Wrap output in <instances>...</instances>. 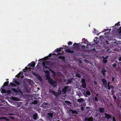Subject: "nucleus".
Masks as SVG:
<instances>
[{
    "instance_id": "1",
    "label": "nucleus",
    "mask_w": 121,
    "mask_h": 121,
    "mask_svg": "<svg viewBox=\"0 0 121 121\" xmlns=\"http://www.w3.org/2000/svg\"><path fill=\"white\" fill-rule=\"evenodd\" d=\"M48 64V63L47 62H43V69L44 72L45 73V76L46 77L47 79H48L49 83L52 85L54 87H55L57 85L56 82L55 81H53L52 79H50V76L49 72L48 70H46V69H48L53 74V75H55V73L53 71L48 68V67H47Z\"/></svg>"
},
{
    "instance_id": "2",
    "label": "nucleus",
    "mask_w": 121,
    "mask_h": 121,
    "mask_svg": "<svg viewBox=\"0 0 121 121\" xmlns=\"http://www.w3.org/2000/svg\"><path fill=\"white\" fill-rule=\"evenodd\" d=\"M49 92L52 93L56 96L59 95L61 94V90H60V88L58 92V93L54 91L51 89H49Z\"/></svg>"
},
{
    "instance_id": "3",
    "label": "nucleus",
    "mask_w": 121,
    "mask_h": 121,
    "mask_svg": "<svg viewBox=\"0 0 121 121\" xmlns=\"http://www.w3.org/2000/svg\"><path fill=\"white\" fill-rule=\"evenodd\" d=\"M60 90H61V93L64 94L65 93H68L70 91L71 88L69 86H66L63 89Z\"/></svg>"
},
{
    "instance_id": "4",
    "label": "nucleus",
    "mask_w": 121,
    "mask_h": 121,
    "mask_svg": "<svg viewBox=\"0 0 121 121\" xmlns=\"http://www.w3.org/2000/svg\"><path fill=\"white\" fill-rule=\"evenodd\" d=\"M53 113L50 112L48 113L47 119L48 120L51 121L53 119Z\"/></svg>"
},
{
    "instance_id": "5",
    "label": "nucleus",
    "mask_w": 121,
    "mask_h": 121,
    "mask_svg": "<svg viewBox=\"0 0 121 121\" xmlns=\"http://www.w3.org/2000/svg\"><path fill=\"white\" fill-rule=\"evenodd\" d=\"M85 80L84 79H82V87L84 88H85L86 87V85L85 82Z\"/></svg>"
},
{
    "instance_id": "6",
    "label": "nucleus",
    "mask_w": 121,
    "mask_h": 121,
    "mask_svg": "<svg viewBox=\"0 0 121 121\" xmlns=\"http://www.w3.org/2000/svg\"><path fill=\"white\" fill-rule=\"evenodd\" d=\"M84 95L86 97H87L91 95V93L89 91H87L86 92H84Z\"/></svg>"
},
{
    "instance_id": "7",
    "label": "nucleus",
    "mask_w": 121,
    "mask_h": 121,
    "mask_svg": "<svg viewBox=\"0 0 121 121\" xmlns=\"http://www.w3.org/2000/svg\"><path fill=\"white\" fill-rule=\"evenodd\" d=\"M49 105L47 103H44L43 104V106L44 108H49Z\"/></svg>"
},
{
    "instance_id": "8",
    "label": "nucleus",
    "mask_w": 121,
    "mask_h": 121,
    "mask_svg": "<svg viewBox=\"0 0 121 121\" xmlns=\"http://www.w3.org/2000/svg\"><path fill=\"white\" fill-rule=\"evenodd\" d=\"M102 81L105 87H107V82L106 80L104 79H103L102 80Z\"/></svg>"
},
{
    "instance_id": "9",
    "label": "nucleus",
    "mask_w": 121,
    "mask_h": 121,
    "mask_svg": "<svg viewBox=\"0 0 121 121\" xmlns=\"http://www.w3.org/2000/svg\"><path fill=\"white\" fill-rule=\"evenodd\" d=\"M27 66H30V67H34L35 66V62H32L30 64H29Z\"/></svg>"
},
{
    "instance_id": "10",
    "label": "nucleus",
    "mask_w": 121,
    "mask_h": 121,
    "mask_svg": "<svg viewBox=\"0 0 121 121\" xmlns=\"http://www.w3.org/2000/svg\"><path fill=\"white\" fill-rule=\"evenodd\" d=\"M85 120V121H93V119L92 117H90L89 118H86Z\"/></svg>"
},
{
    "instance_id": "11",
    "label": "nucleus",
    "mask_w": 121,
    "mask_h": 121,
    "mask_svg": "<svg viewBox=\"0 0 121 121\" xmlns=\"http://www.w3.org/2000/svg\"><path fill=\"white\" fill-rule=\"evenodd\" d=\"M105 115L106 117V118L107 119H109L111 117L110 115L106 113L105 114Z\"/></svg>"
},
{
    "instance_id": "12",
    "label": "nucleus",
    "mask_w": 121,
    "mask_h": 121,
    "mask_svg": "<svg viewBox=\"0 0 121 121\" xmlns=\"http://www.w3.org/2000/svg\"><path fill=\"white\" fill-rule=\"evenodd\" d=\"M101 71L103 75H105V72H106V70H105V69H102Z\"/></svg>"
},
{
    "instance_id": "13",
    "label": "nucleus",
    "mask_w": 121,
    "mask_h": 121,
    "mask_svg": "<svg viewBox=\"0 0 121 121\" xmlns=\"http://www.w3.org/2000/svg\"><path fill=\"white\" fill-rule=\"evenodd\" d=\"M22 72H21L18 73L17 75L18 77H21V78H23V77H22Z\"/></svg>"
},
{
    "instance_id": "14",
    "label": "nucleus",
    "mask_w": 121,
    "mask_h": 121,
    "mask_svg": "<svg viewBox=\"0 0 121 121\" xmlns=\"http://www.w3.org/2000/svg\"><path fill=\"white\" fill-rule=\"evenodd\" d=\"M37 77V78L41 82L42 79L40 76L38 74L36 76Z\"/></svg>"
},
{
    "instance_id": "15",
    "label": "nucleus",
    "mask_w": 121,
    "mask_h": 121,
    "mask_svg": "<svg viewBox=\"0 0 121 121\" xmlns=\"http://www.w3.org/2000/svg\"><path fill=\"white\" fill-rule=\"evenodd\" d=\"M85 101L84 100L83 98H80V99H78L77 100V101L79 102H84Z\"/></svg>"
},
{
    "instance_id": "16",
    "label": "nucleus",
    "mask_w": 121,
    "mask_h": 121,
    "mask_svg": "<svg viewBox=\"0 0 121 121\" xmlns=\"http://www.w3.org/2000/svg\"><path fill=\"white\" fill-rule=\"evenodd\" d=\"M65 103H66L68 106H70L71 105V104L70 102H69L67 101H65Z\"/></svg>"
},
{
    "instance_id": "17",
    "label": "nucleus",
    "mask_w": 121,
    "mask_h": 121,
    "mask_svg": "<svg viewBox=\"0 0 121 121\" xmlns=\"http://www.w3.org/2000/svg\"><path fill=\"white\" fill-rule=\"evenodd\" d=\"M104 108H100L99 109V111L101 113H103L104 112Z\"/></svg>"
},
{
    "instance_id": "18",
    "label": "nucleus",
    "mask_w": 121,
    "mask_h": 121,
    "mask_svg": "<svg viewBox=\"0 0 121 121\" xmlns=\"http://www.w3.org/2000/svg\"><path fill=\"white\" fill-rule=\"evenodd\" d=\"M14 82L16 84L18 85H19L20 84V83L18 82V81H17L16 80V79H14L13 81V82Z\"/></svg>"
},
{
    "instance_id": "19",
    "label": "nucleus",
    "mask_w": 121,
    "mask_h": 121,
    "mask_svg": "<svg viewBox=\"0 0 121 121\" xmlns=\"http://www.w3.org/2000/svg\"><path fill=\"white\" fill-rule=\"evenodd\" d=\"M70 112L71 111V112L73 113H75L76 114H77L78 113L75 110H70Z\"/></svg>"
},
{
    "instance_id": "20",
    "label": "nucleus",
    "mask_w": 121,
    "mask_h": 121,
    "mask_svg": "<svg viewBox=\"0 0 121 121\" xmlns=\"http://www.w3.org/2000/svg\"><path fill=\"white\" fill-rule=\"evenodd\" d=\"M37 114H34L33 116V118L35 120L36 119H37Z\"/></svg>"
},
{
    "instance_id": "21",
    "label": "nucleus",
    "mask_w": 121,
    "mask_h": 121,
    "mask_svg": "<svg viewBox=\"0 0 121 121\" xmlns=\"http://www.w3.org/2000/svg\"><path fill=\"white\" fill-rule=\"evenodd\" d=\"M5 119L7 121H9V120L8 119H7L6 117H1L0 118V120L1 119Z\"/></svg>"
},
{
    "instance_id": "22",
    "label": "nucleus",
    "mask_w": 121,
    "mask_h": 121,
    "mask_svg": "<svg viewBox=\"0 0 121 121\" xmlns=\"http://www.w3.org/2000/svg\"><path fill=\"white\" fill-rule=\"evenodd\" d=\"M58 58L60 59H65V57L63 56H60L58 57Z\"/></svg>"
},
{
    "instance_id": "23",
    "label": "nucleus",
    "mask_w": 121,
    "mask_h": 121,
    "mask_svg": "<svg viewBox=\"0 0 121 121\" xmlns=\"http://www.w3.org/2000/svg\"><path fill=\"white\" fill-rule=\"evenodd\" d=\"M61 48H60L59 49L58 48L56 49L55 50V51H56V52H59L61 50Z\"/></svg>"
},
{
    "instance_id": "24",
    "label": "nucleus",
    "mask_w": 121,
    "mask_h": 121,
    "mask_svg": "<svg viewBox=\"0 0 121 121\" xmlns=\"http://www.w3.org/2000/svg\"><path fill=\"white\" fill-rule=\"evenodd\" d=\"M102 57L104 58L103 59V61L104 63L107 62V60L106 59L104 58V56H102Z\"/></svg>"
},
{
    "instance_id": "25",
    "label": "nucleus",
    "mask_w": 121,
    "mask_h": 121,
    "mask_svg": "<svg viewBox=\"0 0 121 121\" xmlns=\"http://www.w3.org/2000/svg\"><path fill=\"white\" fill-rule=\"evenodd\" d=\"M10 84L11 86H16V85L14 83L12 82H11L10 83Z\"/></svg>"
},
{
    "instance_id": "26",
    "label": "nucleus",
    "mask_w": 121,
    "mask_h": 121,
    "mask_svg": "<svg viewBox=\"0 0 121 121\" xmlns=\"http://www.w3.org/2000/svg\"><path fill=\"white\" fill-rule=\"evenodd\" d=\"M38 103V102L36 100H35L32 103V104H36Z\"/></svg>"
},
{
    "instance_id": "27",
    "label": "nucleus",
    "mask_w": 121,
    "mask_h": 121,
    "mask_svg": "<svg viewBox=\"0 0 121 121\" xmlns=\"http://www.w3.org/2000/svg\"><path fill=\"white\" fill-rule=\"evenodd\" d=\"M2 92L3 93H5L6 92V91L4 89H2L1 90Z\"/></svg>"
},
{
    "instance_id": "28",
    "label": "nucleus",
    "mask_w": 121,
    "mask_h": 121,
    "mask_svg": "<svg viewBox=\"0 0 121 121\" xmlns=\"http://www.w3.org/2000/svg\"><path fill=\"white\" fill-rule=\"evenodd\" d=\"M32 74L35 76H36L38 75L37 73H35L34 72H32Z\"/></svg>"
},
{
    "instance_id": "29",
    "label": "nucleus",
    "mask_w": 121,
    "mask_h": 121,
    "mask_svg": "<svg viewBox=\"0 0 121 121\" xmlns=\"http://www.w3.org/2000/svg\"><path fill=\"white\" fill-rule=\"evenodd\" d=\"M8 82H5L4 84V85L5 86H6L8 85Z\"/></svg>"
},
{
    "instance_id": "30",
    "label": "nucleus",
    "mask_w": 121,
    "mask_h": 121,
    "mask_svg": "<svg viewBox=\"0 0 121 121\" xmlns=\"http://www.w3.org/2000/svg\"><path fill=\"white\" fill-rule=\"evenodd\" d=\"M25 69H26V70H28V69H29V71L30 70V69L29 68H28L27 67H26L25 68Z\"/></svg>"
},
{
    "instance_id": "31",
    "label": "nucleus",
    "mask_w": 121,
    "mask_h": 121,
    "mask_svg": "<svg viewBox=\"0 0 121 121\" xmlns=\"http://www.w3.org/2000/svg\"><path fill=\"white\" fill-rule=\"evenodd\" d=\"M95 101H97L98 100V98L96 97H95Z\"/></svg>"
},
{
    "instance_id": "32",
    "label": "nucleus",
    "mask_w": 121,
    "mask_h": 121,
    "mask_svg": "<svg viewBox=\"0 0 121 121\" xmlns=\"http://www.w3.org/2000/svg\"><path fill=\"white\" fill-rule=\"evenodd\" d=\"M72 43L71 42H69L68 43V44L69 45H71Z\"/></svg>"
},
{
    "instance_id": "33",
    "label": "nucleus",
    "mask_w": 121,
    "mask_h": 121,
    "mask_svg": "<svg viewBox=\"0 0 121 121\" xmlns=\"http://www.w3.org/2000/svg\"><path fill=\"white\" fill-rule=\"evenodd\" d=\"M117 65L115 63L112 65V66L114 67H115Z\"/></svg>"
},
{
    "instance_id": "34",
    "label": "nucleus",
    "mask_w": 121,
    "mask_h": 121,
    "mask_svg": "<svg viewBox=\"0 0 121 121\" xmlns=\"http://www.w3.org/2000/svg\"><path fill=\"white\" fill-rule=\"evenodd\" d=\"M65 51H66V52H70L69 50H68V49L66 50H65Z\"/></svg>"
},
{
    "instance_id": "35",
    "label": "nucleus",
    "mask_w": 121,
    "mask_h": 121,
    "mask_svg": "<svg viewBox=\"0 0 121 121\" xmlns=\"http://www.w3.org/2000/svg\"><path fill=\"white\" fill-rule=\"evenodd\" d=\"M113 121H116L115 119V117H113Z\"/></svg>"
},
{
    "instance_id": "36",
    "label": "nucleus",
    "mask_w": 121,
    "mask_h": 121,
    "mask_svg": "<svg viewBox=\"0 0 121 121\" xmlns=\"http://www.w3.org/2000/svg\"><path fill=\"white\" fill-rule=\"evenodd\" d=\"M78 95L79 96V97H80L81 95V93H78Z\"/></svg>"
},
{
    "instance_id": "37",
    "label": "nucleus",
    "mask_w": 121,
    "mask_h": 121,
    "mask_svg": "<svg viewBox=\"0 0 121 121\" xmlns=\"http://www.w3.org/2000/svg\"><path fill=\"white\" fill-rule=\"evenodd\" d=\"M108 86V89L109 90H110V88H111V87L110 86V85L109 86Z\"/></svg>"
},
{
    "instance_id": "38",
    "label": "nucleus",
    "mask_w": 121,
    "mask_h": 121,
    "mask_svg": "<svg viewBox=\"0 0 121 121\" xmlns=\"http://www.w3.org/2000/svg\"><path fill=\"white\" fill-rule=\"evenodd\" d=\"M71 81H68V82L67 83V84H68L69 83H70L71 82Z\"/></svg>"
},
{
    "instance_id": "39",
    "label": "nucleus",
    "mask_w": 121,
    "mask_h": 121,
    "mask_svg": "<svg viewBox=\"0 0 121 121\" xmlns=\"http://www.w3.org/2000/svg\"><path fill=\"white\" fill-rule=\"evenodd\" d=\"M119 61H121V57H119Z\"/></svg>"
},
{
    "instance_id": "40",
    "label": "nucleus",
    "mask_w": 121,
    "mask_h": 121,
    "mask_svg": "<svg viewBox=\"0 0 121 121\" xmlns=\"http://www.w3.org/2000/svg\"><path fill=\"white\" fill-rule=\"evenodd\" d=\"M110 82H108V86H109V84H110Z\"/></svg>"
},
{
    "instance_id": "41",
    "label": "nucleus",
    "mask_w": 121,
    "mask_h": 121,
    "mask_svg": "<svg viewBox=\"0 0 121 121\" xmlns=\"http://www.w3.org/2000/svg\"><path fill=\"white\" fill-rule=\"evenodd\" d=\"M94 84L95 85H97V82H94Z\"/></svg>"
},
{
    "instance_id": "42",
    "label": "nucleus",
    "mask_w": 121,
    "mask_h": 121,
    "mask_svg": "<svg viewBox=\"0 0 121 121\" xmlns=\"http://www.w3.org/2000/svg\"><path fill=\"white\" fill-rule=\"evenodd\" d=\"M10 118L11 119H13V117H10Z\"/></svg>"
},
{
    "instance_id": "43",
    "label": "nucleus",
    "mask_w": 121,
    "mask_h": 121,
    "mask_svg": "<svg viewBox=\"0 0 121 121\" xmlns=\"http://www.w3.org/2000/svg\"><path fill=\"white\" fill-rule=\"evenodd\" d=\"M114 78L113 77L112 78V81H114Z\"/></svg>"
},
{
    "instance_id": "44",
    "label": "nucleus",
    "mask_w": 121,
    "mask_h": 121,
    "mask_svg": "<svg viewBox=\"0 0 121 121\" xmlns=\"http://www.w3.org/2000/svg\"><path fill=\"white\" fill-rule=\"evenodd\" d=\"M51 56V55L49 54V57H50Z\"/></svg>"
},
{
    "instance_id": "45",
    "label": "nucleus",
    "mask_w": 121,
    "mask_h": 121,
    "mask_svg": "<svg viewBox=\"0 0 121 121\" xmlns=\"http://www.w3.org/2000/svg\"><path fill=\"white\" fill-rule=\"evenodd\" d=\"M120 30H121L120 32L121 33V26L120 27Z\"/></svg>"
},
{
    "instance_id": "46",
    "label": "nucleus",
    "mask_w": 121,
    "mask_h": 121,
    "mask_svg": "<svg viewBox=\"0 0 121 121\" xmlns=\"http://www.w3.org/2000/svg\"><path fill=\"white\" fill-rule=\"evenodd\" d=\"M111 88H113V87L112 86H111Z\"/></svg>"
},
{
    "instance_id": "47",
    "label": "nucleus",
    "mask_w": 121,
    "mask_h": 121,
    "mask_svg": "<svg viewBox=\"0 0 121 121\" xmlns=\"http://www.w3.org/2000/svg\"><path fill=\"white\" fill-rule=\"evenodd\" d=\"M114 98L115 99H116V98L115 97H114Z\"/></svg>"
},
{
    "instance_id": "48",
    "label": "nucleus",
    "mask_w": 121,
    "mask_h": 121,
    "mask_svg": "<svg viewBox=\"0 0 121 121\" xmlns=\"http://www.w3.org/2000/svg\"><path fill=\"white\" fill-rule=\"evenodd\" d=\"M115 62H116V63H117V60H116L115 61Z\"/></svg>"
},
{
    "instance_id": "49",
    "label": "nucleus",
    "mask_w": 121,
    "mask_h": 121,
    "mask_svg": "<svg viewBox=\"0 0 121 121\" xmlns=\"http://www.w3.org/2000/svg\"><path fill=\"white\" fill-rule=\"evenodd\" d=\"M84 47V46H83V45L82 46V47Z\"/></svg>"
},
{
    "instance_id": "50",
    "label": "nucleus",
    "mask_w": 121,
    "mask_h": 121,
    "mask_svg": "<svg viewBox=\"0 0 121 121\" xmlns=\"http://www.w3.org/2000/svg\"><path fill=\"white\" fill-rule=\"evenodd\" d=\"M81 109L82 110V107H81Z\"/></svg>"
},
{
    "instance_id": "51",
    "label": "nucleus",
    "mask_w": 121,
    "mask_h": 121,
    "mask_svg": "<svg viewBox=\"0 0 121 121\" xmlns=\"http://www.w3.org/2000/svg\"><path fill=\"white\" fill-rule=\"evenodd\" d=\"M98 94H96V96H98Z\"/></svg>"
},
{
    "instance_id": "52",
    "label": "nucleus",
    "mask_w": 121,
    "mask_h": 121,
    "mask_svg": "<svg viewBox=\"0 0 121 121\" xmlns=\"http://www.w3.org/2000/svg\"><path fill=\"white\" fill-rule=\"evenodd\" d=\"M106 43H108L107 41H106Z\"/></svg>"
},
{
    "instance_id": "53",
    "label": "nucleus",
    "mask_w": 121,
    "mask_h": 121,
    "mask_svg": "<svg viewBox=\"0 0 121 121\" xmlns=\"http://www.w3.org/2000/svg\"><path fill=\"white\" fill-rule=\"evenodd\" d=\"M10 115H12V114H10Z\"/></svg>"
},
{
    "instance_id": "54",
    "label": "nucleus",
    "mask_w": 121,
    "mask_h": 121,
    "mask_svg": "<svg viewBox=\"0 0 121 121\" xmlns=\"http://www.w3.org/2000/svg\"><path fill=\"white\" fill-rule=\"evenodd\" d=\"M8 92H10V91H9Z\"/></svg>"
},
{
    "instance_id": "55",
    "label": "nucleus",
    "mask_w": 121,
    "mask_h": 121,
    "mask_svg": "<svg viewBox=\"0 0 121 121\" xmlns=\"http://www.w3.org/2000/svg\"><path fill=\"white\" fill-rule=\"evenodd\" d=\"M58 121H60L59 120H58Z\"/></svg>"
}]
</instances>
